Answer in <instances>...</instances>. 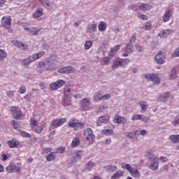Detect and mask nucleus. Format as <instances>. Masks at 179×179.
<instances>
[{
    "mask_svg": "<svg viewBox=\"0 0 179 179\" xmlns=\"http://www.w3.org/2000/svg\"><path fill=\"white\" fill-rule=\"evenodd\" d=\"M177 78V71L176 69H173L170 73L169 79L173 80V79H176Z\"/></svg>",
    "mask_w": 179,
    "mask_h": 179,
    "instance_id": "obj_44",
    "label": "nucleus"
},
{
    "mask_svg": "<svg viewBox=\"0 0 179 179\" xmlns=\"http://www.w3.org/2000/svg\"><path fill=\"white\" fill-rule=\"evenodd\" d=\"M101 132L102 135H106L107 136H108L109 135H111V134H113V129H103Z\"/></svg>",
    "mask_w": 179,
    "mask_h": 179,
    "instance_id": "obj_50",
    "label": "nucleus"
},
{
    "mask_svg": "<svg viewBox=\"0 0 179 179\" xmlns=\"http://www.w3.org/2000/svg\"><path fill=\"white\" fill-rule=\"evenodd\" d=\"M18 92L20 93V94H24V93H26V87L23 85L20 87Z\"/></svg>",
    "mask_w": 179,
    "mask_h": 179,
    "instance_id": "obj_57",
    "label": "nucleus"
},
{
    "mask_svg": "<svg viewBox=\"0 0 179 179\" xmlns=\"http://www.w3.org/2000/svg\"><path fill=\"white\" fill-rule=\"evenodd\" d=\"M46 160L48 162H52V160H55V152H51L47 155Z\"/></svg>",
    "mask_w": 179,
    "mask_h": 179,
    "instance_id": "obj_45",
    "label": "nucleus"
},
{
    "mask_svg": "<svg viewBox=\"0 0 179 179\" xmlns=\"http://www.w3.org/2000/svg\"><path fill=\"white\" fill-rule=\"evenodd\" d=\"M31 64V62H30V59H29V57L22 60V66L25 69L29 68V65H30Z\"/></svg>",
    "mask_w": 179,
    "mask_h": 179,
    "instance_id": "obj_42",
    "label": "nucleus"
},
{
    "mask_svg": "<svg viewBox=\"0 0 179 179\" xmlns=\"http://www.w3.org/2000/svg\"><path fill=\"white\" fill-rule=\"evenodd\" d=\"M134 52V45L131 43H128L125 48V52L123 53L122 57H128L131 52Z\"/></svg>",
    "mask_w": 179,
    "mask_h": 179,
    "instance_id": "obj_22",
    "label": "nucleus"
},
{
    "mask_svg": "<svg viewBox=\"0 0 179 179\" xmlns=\"http://www.w3.org/2000/svg\"><path fill=\"white\" fill-rule=\"evenodd\" d=\"M44 13H43V8H38L37 10L33 13L32 17L33 19H38V17H41Z\"/></svg>",
    "mask_w": 179,
    "mask_h": 179,
    "instance_id": "obj_23",
    "label": "nucleus"
},
{
    "mask_svg": "<svg viewBox=\"0 0 179 179\" xmlns=\"http://www.w3.org/2000/svg\"><path fill=\"white\" fill-rule=\"evenodd\" d=\"M5 58H8V52L2 49H0V61H3Z\"/></svg>",
    "mask_w": 179,
    "mask_h": 179,
    "instance_id": "obj_40",
    "label": "nucleus"
},
{
    "mask_svg": "<svg viewBox=\"0 0 179 179\" xmlns=\"http://www.w3.org/2000/svg\"><path fill=\"white\" fill-rule=\"evenodd\" d=\"M21 136H23L24 138H31V135L26 131H20Z\"/></svg>",
    "mask_w": 179,
    "mask_h": 179,
    "instance_id": "obj_52",
    "label": "nucleus"
},
{
    "mask_svg": "<svg viewBox=\"0 0 179 179\" xmlns=\"http://www.w3.org/2000/svg\"><path fill=\"white\" fill-rule=\"evenodd\" d=\"M10 111L12 113V115L15 120H20V118H22V111L17 109V107L11 106L10 108Z\"/></svg>",
    "mask_w": 179,
    "mask_h": 179,
    "instance_id": "obj_11",
    "label": "nucleus"
},
{
    "mask_svg": "<svg viewBox=\"0 0 179 179\" xmlns=\"http://www.w3.org/2000/svg\"><path fill=\"white\" fill-rule=\"evenodd\" d=\"M124 176V171L118 170L110 177V179H120Z\"/></svg>",
    "mask_w": 179,
    "mask_h": 179,
    "instance_id": "obj_25",
    "label": "nucleus"
},
{
    "mask_svg": "<svg viewBox=\"0 0 179 179\" xmlns=\"http://www.w3.org/2000/svg\"><path fill=\"white\" fill-rule=\"evenodd\" d=\"M147 155L150 162H152L150 165V170H157L159 169V157H153V150H152L147 151Z\"/></svg>",
    "mask_w": 179,
    "mask_h": 179,
    "instance_id": "obj_1",
    "label": "nucleus"
},
{
    "mask_svg": "<svg viewBox=\"0 0 179 179\" xmlns=\"http://www.w3.org/2000/svg\"><path fill=\"white\" fill-rule=\"evenodd\" d=\"M90 99L88 98H84L81 101V108L83 111H88L90 110Z\"/></svg>",
    "mask_w": 179,
    "mask_h": 179,
    "instance_id": "obj_12",
    "label": "nucleus"
},
{
    "mask_svg": "<svg viewBox=\"0 0 179 179\" xmlns=\"http://www.w3.org/2000/svg\"><path fill=\"white\" fill-rule=\"evenodd\" d=\"M65 122H66V118L65 117L57 119L52 122V127H53V128H59V127H62V124H65Z\"/></svg>",
    "mask_w": 179,
    "mask_h": 179,
    "instance_id": "obj_15",
    "label": "nucleus"
},
{
    "mask_svg": "<svg viewBox=\"0 0 179 179\" xmlns=\"http://www.w3.org/2000/svg\"><path fill=\"white\" fill-rule=\"evenodd\" d=\"M124 136H127V138H129V139H132V138H134V136H136V134H135V132H128L126 131L124 133Z\"/></svg>",
    "mask_w": 179,
    "mask_h": 179,
    "instance_id": "obj_49",
    "label": "nucleus"
},
{
    "mask_svg": "<svg viewBox=\"0 0 179 179\" xmlns=\"http://www.w3.org/2000/svg\"><path fill=\"white\" fill-rule=\"evenodd\" d=\"M138 105L140 106L143 113L146 112L148 108H149V103H147L146 101H141L139 102Z\"/></svg>",
    "mask_w": 179,
    "mask_h": 179,
    "instance_id": "obj_28",
    "label": "nucleus"
},
{
    "mask_svg": "<svg viewBox=\"0 0 179 179\" xmlns=\"http://www.w3.org/2000/svg\"><path fill=\"white\" fill-rule=\"evenodd\" d=\"M121 167L124 170H127V171H129L131 176H132V177H134V178H139V177H141V172H139L138 169L132 168L131 166V164L122 163L121 164Z\"/></svg>",
    "mask_w": 179,
    "mask_h": 179,
    "instance_id": "obj_2",
    "label": "nucleus"
},
{
    "mask_svg": "<svg viewBox=\"0 0 179 179\" xmlns=\"http://www.w3.org/2000/svg\"><path fill=\"white\" fill-rule=\"evenodd\" d=\"M111 99V95L110 94H106L102 96V100H110Z\"/></svg>",
    "mask_w": 179,
    "mask_h": 179,
    "instance_id": "obj_63",
    "label": "nucleus"
},
{
    "mask_svg": "<svg viewBox=\"0 0 179 179\" xmlns=\"http://www.w3.org/2000/svg\"><path fill=\"white\" fill-rule=\"evenodd\" d=\"M25 30H27L28 33H30V34H32L33 36H37L40 31V29L36 28H25Z\"/></svg>",
    "mask_w": 179,
    "mask_h": 179,
    "instance_id": "obj_30",
    "label": "nucleus"
},
{
    "mask_svg": "<svg viewBox=\"0 0 179 179\" xmlns=\"http://www.w3.org/2000/svg\"><path fill=\"white\" fill-rule=\"evenodd\" d=\"M120 62L122 64V68H124L131 62V60L129 59H120Z\"/></svg>",
    "mask_w": 179,
    "mask_h": 179,
    "instance_id": "obj_46",
    "label": "nucleus"
},
{
    "mask_svg": "<svg viewBox=\"0 0 179 179\" xmlns=\"http://www.w3.org/2000/svg\"><path fill=\"white\" fill-rule=\"evenodd\" d=\"M107 29V23L104 22V21H101L98 26V29L99 31H106Z\"/></svg>",
    "mask_w": 179,
    "mask_h": 179,
    "instance_id": "obj_32",
    "label": "nucleus"
},
{
    "mask_svg": "<svg viewBox=\"0 0 179 179\" xmlns=\"http://www.w3.org/2000/svg\"><path fill=\"white\" fill-rule=\"evenodd\" d=\"M59 73L65 74V73H73L75 72V69L72 66L63 67L59 69Z\"/></svg>",
    "mask_w": 179,
    "mask_h": 179,
    "instance_id": "obj_21",
    "label": "nucleus"
},
{
    "mask_svg": "<svg viewBox=\"0 0 179 179\" xmlns=\"http://www.w3.org/2000/svg\"><path fill=\"white\" fill-rule=\"evenodd\" d=\"M31 127L36 134L43 132V124H37V120H33L31 121Z\"/></svg>",
    "mask_w": 179,
    "mask_h": 179,
    "instance_id": "obj_9",
    "label": "nucleus"
},
{
    "mask_svg": "<svg viewBox=\"0 0 179 179\" xmlns=\"http://www.w3.org/2000/svg\"><path fill=\"white\" fill-rule=\"evenodd\" d=\"M170 97V92H165L159 96V101H166Z\"/></svg>",
    "mask_w": 179,
    "mask_h": 179,
    "instance_id": "obj_34",
    "label": "nucleus"
},
{
    "mask_svg": "<svg viewBox=\"0 0 179 179\" xmlns=\"http://www.w3.org/2000/svg\"><path fill=\"white\" fill-rule=\"evenodd\" d=\"M146 134H148V131H146L145 129H143V130H137L135 131V134L136 135H142V136H145V135H146Z\"/></svg>",
    "mask_w": 179,
    "mask_h": 179,
    "instance_id": "obj_51",
    "label": "nucleus"
},
{
    "mask_svg": "<svg viewBox=\"0 0 179 179\" xmlns=\"http://www.w3.org/2000/svg\"><path fill=\"white\" fill-rule=\"evenodd\" d=\"M163 31H164V34H165V36H166V37H167V36H170V34H171V33H173V31H171V29H164V30H163Z\"/></svg>",
    "mask_w": 179,
    "mask_h": 179,
    "instance_id": "obj_61",
    "label": "nucleus"
},
{
    "mask_svg": "<svg viewBox=\"0 0 179 179\" xmlns=\"http://www.w3.org/2000/svg\"><path fill=\"white\" fill-rule=\"evenodd\" d=\"M12 23V18L9 15H5L1 18V24L4 29L8 30L9 33H12L13 30L10 27Z\"/></svg>",
    "mask_w": 179,
    "mask_h": 179,
    "instance_id": "obj_4",
    "label": "nucleus"
},
{
    "mask_svg": "<svg viewBox=\"0 0 179 179\" xmlns=\"http://www.w3.org/2000/svg\"><path fill=\"white\" fill-rule=\"evenodd\" d=\"M108 121H110V116L108 115L100 116L96 121V125H98V127H100L103 125V124H107Z\"/></svg>",
    "mask_w": 179,
    "mask_h": 179,
    "instance_id": "obj_18",
    "label": "nucleus"
},
{
    "mask_svg": "<svg viewBox=\"0 0 179 179\" xmlns=\"http://www.w3.org/2000/svg\"><path fill=\"white\" fill-rule=\"evenodd\" d=\"M12 43L14 44L15 47H17L23 51H27L29 50V46L27 45H25L17 40H13Z\"/></svg>",
    "mask_w": 179,
    "mask_h": 179,
    "instance_id": "obj_19",
    "label": "nucleus"
},
{
    "mask_svg": "<svg viewBox=\"0 0 179 179\" xmlns=\"http://www.w3.org/2000/svg\"><path fill=\"white\" fill-rule=\"evenodd\" d=\"M144 78L147 80H150L154 85H159L160 83V78L157 73H147L144 75Z\"/></svg>",
    "mask_w": 179,
    "mask_h": 179,
    "instance_id": "obj_5",
    "label": "nucleus"
},
{
    "mask_svg": "<svg viewBox=\"0 0 179 179\" xmlns=\"http://www.w3.org/2000/svg\"><path fill=\"white\" fill-rule=\"evenodd\" d=\"M173 125L174 127H177V125H179V115H177L172 122Z\"/></svg>",
    "mask_w": 179,
    "mask_h": 179,
    "instance_id": "obj_54",
    "label": "nucleus"
},
{
    "mask_svg": "<svg viewBox=\"0 0 179 179\" xmlns=\"http://www.w3.org/2000/svg\"><path fill=\"white\" fill-rule=\"evenodd\" d=\"M135 47H136V50L138 51V52H141L143 51V50H145L143 46L139 44H136Z\"/></svg>",
    "mask_w": 179,
    "mask_h": 179,
    "instance_id": "obj_59",
    "label": "nucleus"
},
{
    "mask_svg": "<svg viewBox=\"0 0 179 179\" xmlns=\"http://www.w3.org/2000/svg\"><path fill=\"white\" fill-rule=\"evenodd\" d=\"M46 59L48 60L50 63L52 64L53 65H55V63L57 62V61H58V57L55 55H52L51 56H50V57H48Z\"/></svg>",
    "mask_w": 179,
    "mask_h": 179,
    "instance_id": "obj_36",
    "label": "nucleus"
},
{
    "mask_svg": "<svg viewBox=\"0 0 179 179\" xmlns=\"http://www.w3.org/2000/svg\"><path fill=\"white\" fill-rule=\"evenodd\" d=\"M171 13H173V10L169 8L166 10L162 15V20L164 23L170 22L171 19Z\"/></svg>",
    "mask_w": 179,
    "mask_h": 179,
    "instance_id": "obj_16",
    "label": "nucleus"
},
{
    "mask_svg": "<svg viewBox=\"0 0 179 179\" xmlns=\"http://www.w3.org/2000/svg\"><path fill=\"white\" fill-rule=\"evenodd\" d=\"M44 62L45 71H52L54 69V64H51L50 61L45 60Z\"/></svg>",
    "mask_w": 179,
    "mask_h": 179,
    "instance_id": "obj_29",
    "label": "nucleus"
},
{
    "mask_svg": "<svg viewBox=\"0 0 179 179\" xmlns=\"http://www.w3.org/2000/svg\"><path fill=\"white\" fill-rule=\"evenodd\" d=\"M83 135L84 138L87 141H93L95 138L94 134H93V130L90 128L85 129Z\"/></svg>",
    "mask_w": 179,
    "mask_h": 179,
    "instance_id": "obj_13",
    "label": "nucleus"
},
{
    "mask_svg": "<svg viewBox=\"0 0 179 179\" xmlns=\"http://www.w3.org/2000/svg\"><path fill=\"white\" fill-rule=\"evenodd\" d=\"M97 30V24H90L87 26V33H94Z\"/></svg>",
    "mask_w": 179,
    "mask_h": 179,
    "instance_id": "obj_26",
    "label": "nucleus"
},
{
    "mask_svg": "<svg viewBox=\"0 0 179 179\" xmlns=\"http://www.w3.org/2000/svg\"><path fill=\"white\" fill-rule=\"evenodd\" d=\"M95 166L96 164L94 162L90 161L85 164V169L87 170H92V169H93V167H94Z\"/></svg>",
    "mask_w": 179,
    "mask_h": 179,
    "instance_id": "obj_43",
    "label": "nucleus"
},
{
    "mask_svg": "<svg viewBox=\"0 0 179 179\" xmlns=\"http://www.w3.org/2000/svg\"><path fill=\"white\" fill-rule=\"evenodd\" d=\"M103 169L106 171H108V173H114V171H117L118 170V167L115 165H106Z\"/></svg>",
    "mask_w": 179,
    "mask_h": 179,
    "instance_id": "obj_24",
    "label": "nucleus"
},
{
    "mask_svg": "<svg viewBox=\"0 0 179 179\" xmlns=\"http://www.w3.org/2000/svg\"><path fill=\"white\" fill-rule=\"evenodd\" d=\"M65 152V148L59 147L57 149L56 153H64Z\"/></svg>",
    "mask_w": 179,
    "mask_h": 179,
    "instance_id": "obj_64",
    "label": "nucleus"
},
{
    "mask_svg": "<svg viewBox=\"0 0 179 179\" xmlns=\"http://www.w3.org/2000/svg\"><path fill=\"white\" fill-rule=\"evenodd\" d=\"M171 57H179V47L171 53Z\"/></svg>",
    "mask_w": 179,
    "mask_h": 179,
    "instance_id": "obj_60",
    "label": "nucleus"
},
{
    "mask_svg": "<svg viewBox=\"0 0 179 179\" xmlns=\"http://www.w3.org/2000/svg\"><path fill=\"white\" fill-rule=\"evenodd\" d=\"M114 57V55L113 53H109L108 56L103 57V61L108 65V62H110V59H113V57Z\"/></svg>",
    "mask_w": 179,
    "mask_h": 179,
    "instance_id": "obj_41",
    "label": "nucleus"
},
{
    "mask_svg": "<svg viewBox=\"0 0 179 179\" xmlns=\"http://www.w3.org/2000/svg\"><path fill=\"white\" fill-rule=\"evenodd\" d=\"M7 173L13 174V173H22V168L16 166L14 163H10L6 168Z\"/></svg>",
    "mask_w": 179,
    "mask_h": 179,
    "instance_id": "obj_6",
    "label": "nucleus"
},
{
    "mask_svg": "<svg viewBox=\"0 0 179 179\" xmlns=\"http://www.w3.org/2000/svg\"><path fill=\"white\" fill-rule=\"evenodd\" d=\"M138 8L139 10H143L145 12L146 10H150V9H152V6L149 3H142L138 6Z\"/></svg>",
    "mask_w": 179,
    "mask_h": 179,
    "instance_id": "obj_27",
    "label": "nucleus"
},
{
    "mask_svg": "<svg viewBox=\"0 0 179 179\" xmlns=\"http://www.w3.org/2000/svg\"><path fill=\"white\" fill-rule=\"evenodd\" d=\"M79 143H80L79 137H75L71 142V146L72 148H78V146H79Z\"/></svg>",
    "mask_w": 179,
    "mask_h": 179,
    "instance_id": "obj_37",
    "label": "nucleus"
},
{
    "mask_svg": "<svg viewBox=\"0 0 179 179\" xmlns=\"http://www.w3.org/2000/svg\"><path fill=\"white\" fill-rule=\"evenodd\" d=\"M11 124H12V125L13 126V128H14L15 129H19V128H20V125H19V124H17V122H16V120H13V121L11 122Z\"/></svg>",
    "mask_w": 179,
    "mask_h": 179,
    "instance_id": "obj_56",
    "label": "nucleus"
},
{
    "mask_svg": "<svg viewBox=\"0 0 179 179\" xmlns=\"http://www.w3.org/2000/svg\"><path fill=\"white\" fill-rule=\"evenodd\" d=\"M93 44V42L92 41H87L85 42L84 45L85 50H90L92 48V45Z\"/></svg>",
    "mask_w": 179,
    "mask_h": 179,
    "instance_id": "obj_48",
    "label": "nucleus"
},
{
    "mask_svg": "<svg viewBox=\"0 0 179 179\" xmlns=\"http://www.w3.org/2000/svg\"><path fill=\"white\" fill-rule=\"evenodd\" d=\"M145 30H150L152 29V23L147 22L144 24Z\"/></svg>",
    "mask_w": 179,
    "mask_h": 179,
    "instance_id": "obj_55",
    "label": "nucleus"
},
{
    "mask_svg": "<svg viewBox=\"0 0 179 179\" xmlns=\"http://www.w3.org/2000/svg\"><path fill=\"white\" fill-rule=\"evenodd\" d=\"M120 66L122 67V63H121V59L119 58L113 62L112 69H117V68H120Z\"/></svg>",
    "mask_w": 179,
    "mask_h": 179,
    "instance_id": "obj_31",
    "label": "nucleus"
},
{
    "mask_svg": "<svg viewBox=\"0 0 179 179\" xmlns=\"http://www.w3.org/2000/svg\"><path fill=\"white\" fill-rule=\"evenodd\" d=\"M120 48H121V45H116L113 48L111 49L110 54L114 55V53L117 52V51H118V50H120Z\"/></svg>",
    "mask_w": 179,
    "mask_h": 179,
    "instance_id": "obj_53",
    "label": "nucleus"
},
{
    "mask_svg": "<svg viewBox=\"0 0 179 179\" xmlns=\"http://www.w3.org/2000/svg\"><path fill=\"white\" fill-rule=\"evenodd\" d=\"M82 156H83V152L78 150V151H73L72 154V159L71 161L73 163H76V162H79L80 159H82Z\"/></svg>",
    "mask_w": 179,
    "mask_h": 179,
    "instance_id": "obj_14",
    "label": "nucleus"
},
{
    "mask_svg": "<svg viewBox=\"0 0 179 179\" xmlns=\"http://www.w3.org/2000/svg\"><path fill=\"white\" fill-rule=\"evenodd\" d=\"M155 61L156 64H159V65H163L164 62H166V56H164V53L163 52H158L155 57Z\"/></svg>",
    "mask_w": 179,
    "mask_h": 179,
    "instance_id": "obj_7",
    "label": "nucleus"
},
{
    "mask_svg": "<svg viewBox=\"0 0 179 179\" xmlns=\"http://www.w3.org/2000/svg\"><path fill=\"white\" fill-rule=\"evenodd\" d=\"M69 126L70 128H73L74 131H79V129L85 128V122H79V120L73 118L70 120Z\"/></svg>",
    "mask_w": 179,
    "mask_h": 179,
    "instance_id": "obj_3",
    "label": "nucleus"
},
{
    "mask_svg": "<svg viewBox=\"0 0 179 179\" xmlns=\"http://www.w3.org/2000/svg\"><path fill=\"white\" fill-rule=\"evenodd\" d=\"M71 93V88L68 87H64V96H68Z\"/></svg>",
    "mask_w": 179,
    "mask_h": 179,
    "instance_id": "obj_62",
    "label": "nucleus"
},
{
    "mask_svg": "<svg viewBox=\"0 0 179 179\" xmlns=\"http://www.w3.org/2000/svg\"><path fill=\"white\" fill-rule=\"evenodd\" d=\"M72 98L69 96H64V103L63 106L65 107V106H71L72 104Z\"/></svg>",
    "mask_w": 179,
    "mask_h": 179,
    "instance_id": "obj_35",
    "label": "nucleus"
},
{
    "mask_svg": "<svg viewBox=\"0 0 179 179\" xmlns=\"http://www.w3.org/2000/svg\"><path fill=\"white\" fill-rule=\"evenodd\" d=\"M38 1L47 9H49L50 10V9H52V7H51V3H50V1L48 0H38Z\"/></svg>",
    "mask_w": 179,
    "mask_h": 179,
    "instance_id": "obj_33",
    "label": "nucleus"
},
{
    "mask_svg": "<svg viewBox=\"0 0 179 179\" xmlns=\"http://www.w3.org/2000/svg\"><path fill=\"white\" fill-rule=\"evenodd\" d=\"M169 139L173 142V143H177L179 142V134H173L169 136Z\"/></svg>",
    "mask_w": 179,
    "mask_h": 179,
    "instance_id": "obj_39",
    "label": "nucleus"
},
{
    "mask_svg": "<svg viewBox=\"0 0 179 179\" xmlns=\"http://www.w3.org/2000/svg\"><path fill=\"white\" fill-rule=\"evenodd\" d=\"M28 59H29L30 62H34V61H37V59H38V57L37 56V54H33L30 56H29Z\"/></svg>",
    "mask_w": 179,
    "mask_h": 179,
    "instance_id": "obj_47",
    "label": "nucleus"
},
{
    "mask_svg": "<svg viewBox=\"0 0 179 179\" xmlns=\"http://www.w3.org/2000/svg\"><path fill=\"white\" fill-rule=\"evenodd\" d=\"M66 82L64 80H58L56 82L52 83L49 85L50 89L51 90H57V89H59L65 85Z\"/></svg>",
    "mask_w": 179,
    "mask_h": 179,
    "instance_id": "obj_8",
    "label": "nucleus"
},
{
    "mask_svg": "<svg viewBox=\"0 0 179 179\" xmlns=\"http://www.w3.org/2000/svg\"><path fill=\"white\" fill-rule=\"evenodd\" d=\"M132 121H142L143 122H149V117L145 115L134 114L131 117Z\"/></svg>",
    "mask_w": 179,
    "mask_h": 179,
    "instance_id": "obj_10",
    "label": "nucleus"
},
{
    "mask_svg": "<svg viewBox=\"0 0 179 179\" xmlns=\"http://www.w3.org/2000/svg\"><path fill=\"white\" fill-rule=\"evenodd\" d=\"M36 55L38 57V59H40V58L44 57L45 55V52L44 50L40 51L36 53Z\"/></svg>",
    "mask_w": 179,
    "mask_h": 179,
    "instance_id": "obj_58",
    "label": "nucleus"
},
{
    "mask_svg": "<svg viewBox=\"0 0 179 179\" xmlns=\"http://www.w3.org/2000/svg\"><path fill=\"white\" fill-rule=\"evenodd\" d=\"M7 145L9 146V148H11V149H15V148H22V144L17 141H15V140H9L7 141Z\"/></svg>",
    "mask_w": 179,
    "mask_h": 179,
    "instance_id": "obj_20",
    "label": "nucleus"
},
{
    "mask_svg": "<svg viewBox=\"0 0 179 179\" xmlns=\"http://www.w3.org/2000/svg\"><path fill=\"white\" fill-rule=\"evenodd\" d=\"M101 91H99L94 95V101H100V100H102L103 95H101Z\"/></svg>",
    "mask_w": 179,
    "mask_h": 179,
    "instance_id": "obj_38",
    "label": "nucleus"
},
{
    "mask_svg": "<svg viewBox=\"0 0 179 179\" xmlns=\"http://www.w3.org/2000/svg\"><path fill=\"white\" fill-rule=\"evenodd\" d=\"M128 120L127 117H121L120 115H115L113 119L114 124H120V125H124L127 122Z\"/></svg>",
    "mask_w": 179,
    "mask_h": 179,
    "instance_id": "obj_17",
    "label": "nucleus"
}]
</instances>
